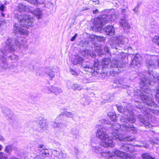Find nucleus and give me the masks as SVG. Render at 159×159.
<instances>
[{
    "label": "nucleus",
    "mask_w": 159,
    "mask_h": 159,
    "mask_svg": "<svg viewBox=\"0 0 159 159\" xmlns=\"http://www.w3.org/2000/svg\"><path fill=\"white\" fill-rule=\"evenodd\" d=\"M18 13H16L19 22V25L16 23L13 25L14 32L16 34H18L20 36H18L16 40L15 39L8 38L6 41L5 47L1 49V52L3 56H0V65L3 68H6L9 66L6 58L4 56L9 58L11 60H18V57L13 54L15 51H18L19 49L22 48L25 49L27 48V44L25 39V36H27L29 32L26 29L22 27L28 28L33 23V19L28 15L30 9L25 5L19 3L16 8Z\"/></svg>",
    "instance_id": "1"
},
{
    "label": "nucleus",
    "mask_w": 159,
    "mask_h": 159,
    "mask_svg": "<svg viewBox=\"0 0 159 159\" xmlns=\"http://www.w3.org/2000/svg\"><path fill=\"white\" fill-rule=\"evenodd\" d=\"M155 73L152 70L148 69L147 74L148 79L146 77L141 79L143 86L141 88V93L139 95V97L143 103L149 107L148 108L143 107L139 101H135V105L136 107L145 115L144 116L140 114L138 115V118L142 123L141 125L144 126L146 128H151L152 126L149 122V118L145 117H151V114L157 115L159 112V107L153 100L151 91L149 88V86L151 84V82H155L157 80H158V86L156 89L159 86V74Z\"/></svg>",
    "instance_id": "2"
},
{
    "label": "nucleus",
    "mask_w": 159,
    "mask_h": 159,
    "mask_svg": "<svg viewBox=\"0 0 159 159\" xmlns=\"http://www.w3.org/2000/svg\"><path fill=\"white\" fill-rule=\"evenodd\" d=\"M126 118L124 116L120 117V121L122 124L120 125L115 122L108 126L114 132L110 133V136L113 139L117 142L132 141L135 139L134 137L131 134H133L137 132V128L129 125V123H133L135 122L136 120L132 116L129 118L128 116L125 115Z\"/></svg>",
    "instance_id": "3"
},
{
    "label": "nucleus",
    "mask_w": 159,
    "mask_h": 159,
    "mask_svg": "<svg viewBox=\"0 0 159 159\" xmlns=\"http://www.w3.org/2000/svg\"><path fill=\"white\" fill-rule=\"evenodd\" d=\"M111 59L108 58H104L101 61L98 60H96L94 61L93 65L89 66L86 65V66L83 65L84 67L87 68L88 69L87 71L91 73L94 75H97L100 69L102 70H106V69L112 67L113 68H122L124 66L123 61L120 59V60L116 59L113 60L110 63Z\"/></svg>",
    "instance_id": "4"
},
{
    "label": "nucleus",
    "mask_w": 159,
    "mask_h": 159,
    "mask_svg": "<svg viewBox=\"0 0 159 159\" xmlns=\"http://www.w3.org/2000/svg\"><path fill=\"white\" fill-rule=\"evenodd\" d=\"M92 149L97 153H101V155L107 158L105 159H134L130 155L117 149H114L111 153L110 151L102 152L101 148L98 146H93Z\"/></svg>",
    "instance_id": "5"
},
{
    "label": "nucleus",
    "mask_w": 159,
    "mask_h": 159,
    "mask_svg": "<svg viewBox=\"0 0 159 159\" xmlns=\"http://www.w3.org/2000/svg\"><path fill=\"white\" fill-rule=\"evenodd\" d=\"M105 127H101L98 129L96 133L97 137L102 140L101 143V146L105 148L112 147L114 146V140L112 138L109 137L107 133Z\"/></svg>",
    "instance_id": "6"
},
{
    "label": "nucleus",
    "mask_w": 159,
    "mask_h": 159,
    "mask_svg": "<svg viewBox=\"0 0 159 159\" xmlns=\"http://www.w3.org/2000/svg\"><path fill=\"white\" fill-rule=\"evenodd\" d=\"M115 18L114 14L111 15L109 13L100 15L94 19V26L98 31L102 29V25L110 21H114Z\"/></svg>",
    "instance_id": "7"
},
{
    "label": "nucleus",
    "mask_w": 159,
    "mask_h": 159,
    "mask_svg": "<svg viewBox=\"0 0 159 159\" xmlns=\"http://www.w3.org/2000/svg\"><path fill=\"white\" fill-rule=\"evenodd\" d=\"M64 115L70 118H72L74 116L73 113L71 112L66 111L62 112L57 117L55 121L52 122L51 125L53 127L61 128L66 126L67 124L66 123H63L62 122L60 121V120H62L63 118V116Z\"/></svg>",
    "instance_id": "8"
},
{
    "label": "nucleus",
    "mask_w": 159,
    "mask_h": 159,
    "mask_svg": "<svg viewBox=\"0 0 159 159\" xmlns=\"http://www.w3.org/2000/svg\"><path fill=\"white\" fill-rule=\"evenodd\" d=\"M116 107L118 111L120 113H123L124 112L123 114L121 115V116H124L125 119L126 118V116H125V115L128 116L129 118L130 117V115H132V116L134 118H135L134 116V112L133 111L134 110V107L130 104H128L126 106V108H125V109H124L123 107L120 105H117Z\"/></svg>",
    "instance_id": "9"
},
{
    "label": "nucleus",
    "mask_w": 159,
    "mask_h": 159,
    "mask_svg": "<svg viewBox=\"0 0 159 159\" xmlns=\"http://www.w3.org/2000/svg\"><path fill=\"white\" fill-rule=\"evenodd\" d=\"M130 12L129 10H127L125 9H123L121 11L123 16L120 20V25L124 28L125 31L126 30V32L129 31L127 30H129L130 28V26L128 23L127 19L130 14Z\"/></svg>",
    "instance_id": "10"
},
{
    "label": "nucleus",
    "mask_w": 159,
    "mask_h": 159,
    "mask_svg": "<svg viewBox=\"0 0 159 159\" xmlns=\"http://www.w3.org/2000/svg\"><path fill=\"white\" fill-rule=\"evenodd\" d=\"M39 153L34 158V159H43L49 155L48 150L43 144H39L38 145Z\"/></svg>",
    "instance_id": "11"
},
{
    "label": "nucleus",
    "mask_w": 159,
    "mask_h": 159,
    "mask_svg": "<svg viewBox=\"0 0 159 159\" xmlns=\"http://www.w3.org/2000/svg\"><path fill=\"white\" fill-rule=\"evenodd\" d=\"M1 109L2 113L7 119L12 121L15 120L16 116L7 107H1Z\"/></svg>",
    "instance_id": "12"
},
{
    "label": "nucleus",
    "mask_w": 159,
    "mask_h": 159,
    "mask_svg": "<svg viewBox=\"0 0 159 159\" xmlns=\"http://www.w3.org/2000/svg\"><path fill=\"white\" fill-rule=\"evenodd\" d=\"M83 58L80 56L79 55H77L76 56H75L74 58H73L72 59V61L73 62V63L75 65H76L77 64H82V66L84 68L86 69L85 70V71H87V70H88V69L86 68V67H84L83 66V65H84L86 66V65H88L89 66H90L89 64V62H85V64L84 63H82V61H83Z\"/></svg>",
    "instance_id": "13"
},
{
    "label": "nucleus",
    "mask_w": 159,
    "mask_h": 159,
    "mask_svg": "<svg viewBox=\"0 0 159 159\" xmlns=\"http://www.w3.org/2000/svg\"><path fill=\"white\" fill-rule=\"evenodd\" d=\"M127 40V39L123 38V37L121 36H119L116 38V42L118 44L114 46H113L112 48H116V49H118L119 47H122V46L125 43V42Z\"/></svg>",
    "instance_id": "14"
},
{
    "label": "nucleus",
    "mask_w": 159,
    "mask_h": 159,
    "mask_svg": "<svg viewBox=\"0 0 159 159\" xmlns=\"http://www.w3.org/2000/svg\"><path fill=\"white\" fill-rule=\"evenodd\" d=\"M80 53L83 56L87 58L91 57L92 58H95L96 56L95 53L93 52L88 51L86 49L83 51H81Z\"/></svg>",
    "instance_id": "15"
},
{
    "label": "nucleus",
    "mask_w": 159,
    "mask_h": 159,
    "mask_svg": "<svg viewBox=\"0 0 159 159\" xmlns=\"http://www.w3.org/2000/svg\"><path fill=\"white\" fill-rule=\"evenodd\" d=\"M67 86L69 89H72L75 90H80L82 89V86L77 84H73L69 81L66 82Z\"/></svg>",
    "instance_id": "16"
},
{
    "label": "nucleus",
    "mask_w": 159,
    "mask_h": 159,
    "mask_svg": "<svg viewBox=\"0 0 159 159\" xmlns=\"http://www.w3.org/2000/svg\"><path fill=\"white\" fill-rule=\"evenodd\" d=\"M29 13L34 15L38 19L41 18L42 16V12L39 8H37L34 10L30 9Z\"/></svg>",
    "instance_id": "17"
},
{
    "label": "nucleus",
    "mask_w": 159,
    "mask_h": 159,
    "mask_svg": "<svg viewBox=\"0 0 159 159\" xmlns=\"http://www.w3.org/2000/svg\"><path fill=\"white\" fill-rule=\"evenodd\" d=\"M103 30L107 35L111 36L115 34V30L112 25H108L106 27L104 28Z\"/></svg>",
    "instance_id": "18"
},
{
    "label": "nucleus",
    "mask_w": 159,
    "mask_h": 159,
    "mask_svg": "<svg viewBox=\"0 0 159 159\" xmlns=\"http://www.w3.org/2000/svg\"><path fill=\"white\" fill-rule=\"evenodd\" d=\"M39 120L37 121V122L39 124V127L41 129L39 130H45L47 129L48 127L46 120L43 119L42 118H39Z\"/></svg>",
    "instance_id": "19"
},
{
    "label": "nucleus",
    "mask_w": 159,
    "mask_h": 159,
    "mask_svg": "<svg viewBox=\"0 0 159 159\" xmlns=\"http://www.w3.org/2000/svg\"><path fill=\"white\" fill-rule=\"evenodd\" d=\"M140 66L139 62L137 56L133 59L131 64V67L135 69H138Z\"/></svg>",
    "instance_id": "20"
},
{
    "label": "nucleus",
    "mask_w": 159,
    "mask_h": 159,
    "mask_svg": "<svg viewBox=\"0 0 159 159\" xmlns=\"http://www.w3.org/2000/svg\"><path fill=\"white\" fill-rule=\"evenodd\" d=\"M52 153L55 156L59 158H65L66 157V155L64 153L60 150H53L52 151Z\"/></svg>",
    "instance_id": "21"
},
{
    "label": "nucleus",
    "mask_w": 159,
    "mask_h": 159,
    "mask_svg": "<svg viewBox=\"0 0 159 159\" xmlns=\"http://www.w3.org/2000/svg\"><path fill=\"white\" fill-rule=\"evenodd\" d=\"M45 74L47 76L49 77L50 80L54 77L55 75V72L52 70L50 68L46 67L45 68Z\"/></svg>",
    "instance_id": "22"
},
{
    "label": "nucleus",
    "mask_w": 159,
    "mask_h": 159,
    "mask_svg": "<svg viewBox=\"0 0 159 159\" xmlns=\"http://www.w3.org/2000/svg\"><path fill=\"white\" fill-rule=\"evenodd\" d=\"M52 93L55 95H58L62 93V91L61 88L58 87L51 86Z\"/></svg>",
    "instance_id": "23"
},
{
    "label": "nucleus",
    "mask_w": 159,
    "mask_h": 159,
    "mask_svg": "<svg viewBox=\"0 0 159 159\" xmlns=\"http://www.w3.org/2000/svg\"><path fill=\"white\" fill-rule=\"evenodd\" d=\"M45 68L39 67L36 70V75L38 76H42L45 75Z\"/></svg>",
    "instance_id": "24"
},
{
    "label": "nucleus",
    "mask_w": 159,
    "mask_h": 159,
    "mask_svg": "<svg viewBox=\"0 0 159 159\" xmlns=\"http://www.w3.org/2000/svg\"><path fill=\"white\" fill-rule=\"evenodd\" d=\"M104 100L107 102H110L113 100L114 98V94L113 93L105 95L103 97Z\"/></svg>",
    "instance_id": "25"
},
{
    "label": "nucleus",
    "mask_w": 159,
    "mask_h": 159,
    "mask_svg": "<svg viewBox=\"0 0 159 159\" xmlns=\"http://www.w3.org/2000/svg\"><path fill=\"white\" fill-rule=\"evenodd\" d=\"M108 116L110 119L113 121H115L117 120V116L115 111L109 112L107 114Z\"/></svg>",
    "instance_id": "26"
},
{
    "label": "nucleus",
    "mask_w": 159,
    "mask_h": 159,
    "mask_svg": "<svg viewBox=\"0 0 159 159\" xmlns=\"http://www.w3.org/2000/svg\"><path fill=\"white\" fill-rule=\"evenodd\" d=\"M141 157L143 159H155V157H152L148 153L142 154L141 155Z\"/></svg>",
    "instance_id": "27"
},
{
    "label": "nucleus",
    "mask_w": 159,
    "mask_h": 159,
    "mask_svg": "<svg viewBox=\"0 0 159 159\" xmlns=\"http://www.w3.org/2000/svg\"><path fill=\"white\" fill-rule=\"evenodd\" d=\"M146 63L148 67L149 68L153 69L155 67V65L152 61H148L147 60Z\"/></svg>",
    "instance_id": "28"
},
{
    "label": "nucleus",
    "mask_w": 159,
    "mask_h": 159,
    "mask_svg": "<svg viewBox=\"0 0 159 159\" xmlns=\"http://www.w3.org/2000/svg\"><path fill=\"white\" fill-rule=\"evenodd\" d=\"M122 145L121 148V149L124 150L127 152H128V149L130 145H129L127 143H121Z\"/></svg>",
    "instance_id": "29"
},
{
    "label": "nucleus",
    "mask_w": 159,
    "mask_h": 159,
    "mask_svg": "<svg viewBox=\"0 0 159 159\" xmlns=\"http://www.w3.org/2000/svg\"><path fill=\"white\" fill-rule=\"evenodd\" d=\"M52 89L51 87H49L47 86L44 87L42 90L43 92L45 93H52Z\"/></svg>",
    "instance_id": "30"
},
{
    "label": "nucleus",
    "mask_w": 159,
    "mask_h": 159,
    "mask_svg": "<svg viewBox=\"0 0 159 159\" xmlns=\"http://www.w3.org/2000/svg\"><path fill=\"white\" fill-rule=\"evenodd\" d=\"M119 68H118V71H117L116 70H110V75L111 76H115L116 74H117V73L118 72H119L120 71V70H119ZM116 68L117 69V68Z\"/></svg>",
    "instance_id": "31"
},
{
    "label": "nucleus",
    "mask_w": 159,
    "mask_h": 159,
    "mask_svg": "<svg viewBox=\"0 0 159 159\" xmlns=\"http://www.w3.org/2000/svg\"><path fill=\"white\" fill-rule=\"evenodd\" d=\"M114 83L118 85H121L123 83V80L122 79H119L116 78L114 81Z\"/></svg>",
    "instance_id": "32"
},
{
    "label": "nucleus",
    "mask_w": 159,
    "mask_h": 159,
    "mask_svg": "<svg viewBox=\"0 0 159 159\" xmlns=\"http://www.w3.org/2000/svg\"><path fill=\"white\" fill-rule=\"evenodd\" d=\"M79 131L76 128H74L70 130V133L73 135L76 136L78 134Z\"/></svg>",
    "instance_id": "33"
},
{
    "label": "nucleus",
    "mask_w": 159,
    "mask_h": 159,
    "mask_svg": "<svg viewBox=\"0 0 159 159\" xmlns=\"http://www.w3.org/2000/svg\"><path fill=\"white\" fill-rule=\"evenodd\" d=\"M151 143H152V144H156L159 145V137L157 138H154L153 140H151Z\"/></svg>",
    "instance_id": "34"
},
{
    "label": "nucleus",
    "mask_w": 159,
    "mask_h": 159,
    "mask_svg": "<svg viewBox=\"0 0 159 159\" xmlns=\"http://www.w3.org/2000/svg\"><path fill=\"white\" fill-rule=\"evenodd\" d=\"M12 149V147L11 146L9 145L7 146L5 149V151L9 153Z\"/></svg>",
    "instance_id": "35"
},
{
    "label": "nucleus",
    "mask_w": 159,
    "mask_h": 159,
    "mask_svg": "<svg viewBox=\"0 0 159 159\" xmlns=\"http://www.w3.org/2000/svg\"><path fill=\"white\" fill-rule=\"evenodd\" d=\"M96 40L99 42H104L105 40V39L104 37L97 36L96 37Z\"/></svg>",
    "instance_id": "36"
},
{
    "label": "nucleus",
    "mask_w": 159,
    "mask_h": 159,
    "mask_svg": "<svg viewBox=\"0 0 159 159\" xmlns=\"http://www.w3.org/2000/svg\"><path fill=\"white\" fill-rule=\"evenodd\" d=\"M155 96L157 101L158 102L159 104V86L157 89V93Z\"/></svg>",
    "instance_id": "37"
},
{
    "label": "nucleus",
    "mask_w": 159,
    "mask_h": 159,
    "mask_svg": "<svg viewBox=\"0 0 159 159\" xmlns=\"http://www.w3.org/2000/svg\"><path fill=\"white\" fill-rule=\"evenodd\" d=\"M153 42L156 43L159 46V37L158 36H155L152 39Z\"/></svg>",
    "instance_id": "38"
},
{
    "label": "nucleus",
    "mask_w": 159,
    "mask_h": 159,
    "mask_svg": "<svg viewBox=\"0 0 159 159\" xmlns=\"http://www.w3.org/2000/svg\"><path fill=\"white\" fill-rule=\"evenodd\" d=\"M140 7L139 4H138L137 6L133 9V10L135 14H137L138 13V9Z\"/></svg>",
    "instance_id": "39"
},
{
    "label": "nucleus",
    "mask_w": 159,
    "mask_h": 159,
    "mask_svg": "<svg viewBox=\"0 0 159 159\" xmlns=\"http://www.w3.org/2000/svg\"><path fill=\"white\" fill-rule=\"evenodd\" d=\"M134 149L135 148L134 147L130 145L128 149V150H128V152H132L134 151Z\"/></svg>",
    "instance_id": "40"
},
{
    "label": "nucleus",
    "mask_w": 159,
    "mask_h": 159,
    "mask_svg": "<svg viewBox=\"0 0 159 159\" xmlns=\"http://www.w3.org/2000/svg\"><path fill=\"white\" fill-rule=\"evenodd\" d=\"M70 72L71 74L75 76L77 75L78 74L74 70L72 69H70Z\"/></svg>",
    "instance_id": "41"
},
{
    "label": "nucleus",
    "mask_w": 159,
    "mask_h": 159,
    "mask_svg": "<svg viewBox=\"0 0 159 159\" xmlns=\"http://www.w3.org/2000/svg\"><path fill=\"white\" fill-rule=\"evenodd\" d=\"M90 2L94 5H96L99 3L98 0H91Z\"/></svg>",
    "instance_id": "42"
},
{
    "label": "nucleus",
    "mask_w": 159,
    "mask_h": 159,
    "mask_svg": "<svg viewBox=\"0 0 159 159\" xmlns=\"http://www.w3.org/2000/svg\"><path fill=\"white\" fill-rule=\"evenodd\" d=\"M97 37V35H92L91 36H90V38L93 40H96Z\"/></svg>",
    "instance_id": "43"
},
{
    "label": "nucleus",
    "mask_w": 159,
    "mask_h": 159,
    "mask_svg": "<svg viewBox=\"0 0 159 159\" xmlns=\"http://www.w3.org/2000/svg\"><path fill=\"white\" fill-rule=\"evenodd\" d=\"M104 50L105 52H107L108 54H109L110 52L109 49L107 47H105L104 48Z\"/></svg>",
    "instance_id": "44"
},
{
    "label": "nucleus",
    "mask_w": 159,
    "mask_h": 159,
    "mask_svg": "<svg viewBox=\"0 0 159 159\" xmlns=\"http://www.w3.org/2000/svg\"><path fill=\"white\" fill-rule=\"evenodd\" d=\"M3 153L0 152V159H7V157L3 156Z\"/></svg>",
    "instance_id": "45"
},
{
    "label": "nucleus",
    "mask_w": 159,
    "mask_h": 159,
    "mask_svg": "<svg viewBox=\"0 0 159 159\" xmlns=\"http://www.w3.org/2000/svg\"><path fill=\"white\" fill-rule=\"evenodd\" d=\"M77 36V34H75L70 39V41H74L75 38H76Z\"/></svg>",
    "instance_id": "46"
},
{
    "label": "nucleus",
    "mask_w": 159,
    "mask_h": 159,
    "mask_svg": "<svg viewBox=\"0 0 159 159\" xmlns=\"http://www.w3.org/2000/svg\"><path fill=\"white\" fill-rule=\"evenodd\" d=\"M74 152H75V154L77 155L78 154L79 151L78 149L76 148H74Z\"/></svg>",
    "instance_id": "47"
},
{
    "label": "nucleus",
    "mask_w": 159,
    "mask_h": 159,
    "mask_svg": "<svg viewBox=\"0 0 159 159\" xmlns=\"http://www.w3.org/2000/svg\"><path fill=\"white\" fill-rule=\"evenodd\" d=\"M5 6L3 4L1 5L0 7V9L2 11L4 10Z\"/></svg>",
    "instance_id": "48"
},
{
    "label": "nucleus",
    "mask_w": 159,
    "mask_h": 159,
    "mask_svg": "<svg viewBox=\"0 0 159 159\" xmlns=\"http://www.w3.org/2000/svg\"><path fill=\"white\" fill-rule=\"evenodd\" d=\"M121 87L123 88H124V89H126L127 88H128V85H121Z\"/></svg>",
    "instance_id": "49"
},
{
    "label": "nucleus",
    "mask_w": 159,
    "mask_h": 159,
    "mask_svg": "<svg viewBox=\"0 0 159 159\" xmlns=\"http://www.w3.org/2000/svg\"><path fill=\"white\" fill-rule=\"evenodd\" d=\"M4 139L3 137L0 135V140L3 141H4Z\"/></svg>",
    "instance_id": "50"
},
{
    "label": "nucleus",
    "mask_w": 159,
    "mask_h": 159,
    "mask_svg": "<svg viewBox=\"0 0 159 159\" xmlns=\"http://www.w3.org/2000/svg\"><path fill=\"white\" fill-rule=\"evenodd\" d=\"M89 104V101H86V102L84 103V106H86V105H88Z\"/></svg>",
    "instance_id": "51"
},
{
    "label": "nucleus",
    "mask_w": 159,
    "mask_h": 159,
    "mask_svg": "<svg viewBox=\"0 0 159 159\" xmlns=\"http://www.w3.org/2000/svg\"><path fill=\"white\" fill-rule=\"evenodd\" d=\"M98 11V10L97 9H96L94 10H93V14H95L96 13H97Z\"/></svg>",
    "instance_id": "52"
},
{
    "label": "nucleus",
    "mask_w": 159,
    "mask_h": 159,
    "mask_svg": "<svg viewBox=\"0 0 159 159\" xmlns=\"http://www.w3.org/2000/svg\"><path fill=\"white\" fill-rule=\"evenodd\" d=\"M10 159H19L16 157H13L10 158Z\"/></svg>",
    "instance_id": "53"
},
{
    "label": "nucleus",
    "mask_w": 159,
    "mask_h": 159,
    "mask_svg": "<svg viewBox=\"0 0 159 159\" xmlns=\"http://www.w3.org/2000/svg\"><path fill=\"white\" fill-rule=\"evenodd\" d=\"M33 66V68H32V69H30V70H31V71H33V70H34V67H33V66Z\"/></svg>",
    "instance_id": "54"
},
{
    "label": "nucleus",
    "mask_w": 159,
    "mask_h": 159,
    "mask_svg": "<svg viewBox=\"0 0 159 159\" xmlns=\"http://www.w3.org/2000/svg\"><path fill=\"white\" fill-rule=\"evenodd\" d=\"M2 148V146L0 145V150H1Z\"/></svg>",
    "instance_id": "55"
},
{
    "label": "nucleus",
    "mask_w": 159,
    "mask_h": 159,
    "mask_svg": "<svg viewBox=\"0 0 159 159\" xmlns=\"http://www.w3.org/2000/svg\"><path fill=\"white\" fill-rule=\"evenodd\" d=\"M2 16H5V14H4L3 13H2Z\"/></svg>",
    "instance_id": "56"
},
{
    "label": "nucleus",
    "mask_w": 159,
    "mask_h": 159,
    "mask_svg": "<svg viewBox=\"0 0 159 159\" xmlns=\"http://www.w3.org/2000/svg\"><path fill=\"white\" fill-rule=\"evenodd\" d=\"M108 11V10H104L103 11L104 12H106V11Z\"/></svg>",
    "instance_id": "57"
},
{
    "label": "nucleus",
    "mask_w": 159,
    "mask_h": 159,
    "mask_svg": "<svg viewBox=\"0 0 159 159\" xmlns=\"http://www.w3.org/2000/svg\"><path fill=\"white\" fill-rule=\"evenodd\" d=\"M6 4V2H5L4 3V5H5V4Z\"/></svg>",
    "instance_id": "58"
},
{
    "label": "nucleus",
    "mask_w": 159,
    "mask_h": 159,
    "mask_svg": "<svg viewBox=\"0 0 159 159\" xmlns=\"http://www.w3.org/2000/svg\"><path fill=\"white\" fill-rule=\"evenodd\" d=\"M75 139H77V137H75Z\"/></svg>",
    "instance_id": "59"
}]
</instances>
